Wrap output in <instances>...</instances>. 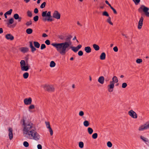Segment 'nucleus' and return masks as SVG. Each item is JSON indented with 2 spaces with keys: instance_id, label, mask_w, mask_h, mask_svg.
<instances>
[{
  "instance_id": "obj_58",
  "label": "nucleus",
  "mask_w": 149,
  "mask_h": 149,
  "mask_svg": "<svg viewBox=\"0 0 149 149\" xmlns=\"http://www.w3.org/2000/svg\"><path fill=\"white\" fill-rule=\"evenodd\" d=\"M79 50L80 49L81 47L82 46L81 45H79L77 47H76Z\"/></svg>"
},
{
  "instance_id": "obj_30",
  "label": "nucleus",
  "mask_w": 149,
  "mask_h": 149,
  "mask_svg": "<svg viewBox=\"0 0 149 149\" xmlns=\"http://www.w3.org/2000/svg\"><path fill=\"white\" fill-rule=\"evenodd\" d=\"M29 76V74L27 72H26L23 74V77L24 78L26 79Z\"/></svg>"
},
{
  "instance_id": "obj_64",
  "label": "nucleus",
  "mask_w": 149,
  "mask_h": 149,
  "mask_svg": "<svg viewBox=\"0 0 149 149\" xmlns=\"http://www.w3.org/2000/svg\"><path fill=\"white\" fill-rule=\"evenodd\" d=\"M30 0H24V1L26 3H28Z\"/></svg>"
},
{
  "instance_id": "obj_35",
  "label": "nucleus",
  "mask_w": 149,
  "mask_h": 149,
  "mask_svg": "<svg viewBox=\"0 0 149 149\" xmlns=\"http://www.w3.org/2000/svg\"><path fill=\"white\" fill-rule=\"evenodd\" d=\"M111 18L110 17H108V18L107 20V22L111 25H113V23L111 22Z\"/></svg>"
},
{
  "instance_id": "obj_10",
  "label": "nucleus",
  "mask_w": 149,
  "mask_h": 149,
  "mask_svg": "<svg viewBox=\"0 0 149 149\" xmlns=\"http://www.w3.org/2000/svg\"><path fill=\"white\" fill-rule=\"evenodd\" d=\"M53 17L57 19H59L60 18L61 15L58 11L55 10L53 14Z\"/></svg>"
},
{
  "instance_id": "obj_57",
  "label": "nucleus",
  "mask_w": 149,
  "mask_h": 149,
  "mask_svg": "<svg viewBox=\"0 0 149 149\" xmlns=\"http://www.w3.org/2000/svg\"><path fill=\"white\" fill-rule=\"evenodd\" d=\"M37 148L38 149H42V146L40 144H38L37 145Z\"/></svg>"
},
{
  "instance_id": "obj_62",
  "label": "nucleus",
  "mask_w": 149,
  "mask_h": 149,
  "mask_svg": "<svg viewBox=\"0 0 149 149\" xmlns=\"http://www.w3.org/2000/svg\"><path fill=\"white\" fill-rule=\"evenodd\" d=\"M22 19V18L21 17H19L18 19H17L18 22H20Z\"/></svg>"
},
{
  "instance_id": "obj_38",
  "label": "nucleus",
  "mask_w": 149,
  "mask_h": 149,
  "mask_svg": "<svg viewBox=\"0 0 149 149\" xmlns=\"http://www.w3.org/2000/svg\"><path fill=\"white\" fill-rule=\"evenodd\" d=\"M92 137L93 139H96L97 137V133H95L92 135Z\"/></svg>"
},
{
  "instance_id": "obj_24",
  "label": "nucleus",
  "mask_w": 149,
  "mask_h": 149,
  "mask_svg": "<svg viewBox=\"0 0 149 149\" xmlns=\"http://www.w3.org/2000/svg\"><path fill=\"white\" fill-rule=\"evenodd\" d=\"M93 46L94 49L96 51H98L100 49L99 46L96 44H94Z\"/></svg>"
},
{
  "instance_id": "obj_2",
  "label": "nucleus",
  "mask_w": 149,
  "mask_h": 149,
  "mask_svg": "<svg viewBox=\"0 0 149 149\" xmlns=\"http://www.w3.org/2000/svg\"><path fill=\"white\" fill-rule=\"evenodd\" d=\"M51 45L54 47L57 51L61 55H64L70 49V45L68 43H52Z\"/></svg>"
},
{
  "instance_id": "obj_23",
  "label": "nucleus",
  "mask_w": 149,
  "mask_h": 149,
  "mask_svg": "<svg viewBox=\"0 0 149 149\" xmlns=\"http://www.w3.org/2000/svg\"><path fill=\"white\" fill-rule=\"evenodd\" d=\"M140 139H142L143 141L144 142L149 143V140L148 139L142 136H140Z\"/></svg>"
},
{
  "instance_id": "obj_40",
  "label": "nucleus",
  "mask_w": 149,
  "mask_h": 149,
  "mask_svg": "<svg viewBox=\"0 0 149 149\" xmlns=\"http://www.w3.org/2000/svg\"><path fill=\"white\" fill-rule=\"evenodd\" d=\"M134 2L136 5H137L139 4L140 1V0H132Z\"/></svg>"
},
{
  "instance_id": "obj_39",
  "label": "nucleus",
  "mask_w": 149,
  "mask_h": 149,
  "mask_svg": "<svg viewBox=\"0 0 149 149\" xmlns=\"http://www.w3.org/2000/svg\"><path fill=\"white\" fill-rule=\"evenodd\" d=\"M102 15L103 16H107L108 17L109 16V14H108V13L106 11L103 12Z\"/></svg>"
},
{
  "instance_id": "obj_53",
  "label": "nucleus",
  "mask_w": 149,
  "mask_h": 149,
  "mask_svg": "<svg viewBox=\"0 0 149 149\" xmlns=\"http://www.w3.org/2000/svg\"><path fill=\"white\" fill-rule=\"evenodd\" d=\"M65 36H60L59 37V38L61 40H63L65 39Z\"/></svg>"
},
{
  "instance_id": "obj_59",
  "label": "nucleus",
  "mask_w": 149,
  "mask_h": 149,
  "mask_svg": "<svg viewBox=\"0 0 149 149\" xmlns=\"http://www.w3.org/2000/svg\"><path fill=\"white\" fill-rule=\"evenodd\" d=\"M105 2L110 7L111 6V4L109 3V2L107 0H106L105 1Z\"/></svg>"
},
{
  "instance_id": "obj_19",
  "label": "nucleus",
  "mask_w": 149,
  "mask_h": 149,
  "mask_svg": "<svg viewBox=\"0 0 149 149\" xmlns=\"http://www.w3.org/2000/svg\"><path fill=\"white\" fill-rule=\"evenodd\" d=\"M148 128L147 124H145L144 125H142L139 128V130L140 131H143Z\"/></svg>"
},
{
  "instance_id": "obj_42",
  "label": "nucleus",
  "mask_w": 149,
  "mask_h": 149,
  "mask_svg": "<svg viewBox=\"0 0 149 149\" xmlns=\"http://www.w3.org/2000/svg\"><path fill=\"white\" fill-rule=\"evenodd\" d=\"M46 3L45 2H43L41 5L40 7L41 8H44L46 5Z\"/></svg>"
},
{
  "instance_id": "obj_15",
  "label": "nucleus",
  "mask_w": 149,
  "mask_h": 149,
  "mask_svg": "<svg viewBox=\"0 0 149 149\" xmlns=\"http://www.w3.org/2000/svg\"><path fill=\"white\" fill-rule=\"evenodd\" d=\"M5 37L7 40H13L14 39V37L10 34H8L6 35L5 36Z\"/></svg>"
},
{
  "instance_id": "obj_18",
  "label": "nucleus",
  "mask_w": 149,
  "mask_h": 149,
  "mask_svg": "<svg viewBox=\"0 0 149 149\" xmlns=\"http://www.w3.org/2000/svg\"><path fill=\"white\" fill-rule=\"evenodd\" d=\"M30 47L31 49V51L32 52H34L36 51V49L33 46L32 42H30Z\"/></svg>"
},
{
  "instance_id": "obj_46",
  "label": "nucleus",
  "mask_w": 149,
  "mask_h": 149,
  "mask_svg": "<svg viewBox=\"0 0 149 149\" xmlns=\"http://www.w3.org/2000/svg\"><path fill=\"white\" fill-rule=\"evenodd\" d=\"M46 48V45L44 44H42L41 45L40 47V49L41 50L43 49Z\"/></svg>"
},
{
  "instance_id": "obj_32",
  "label": "nucleus",
  "mask_w": 149,
  "mask_h": 149,
  "mask_svg": "<svg viewBox=\"0 0 149 149\" xmlns=\"http://www.w3.org/2000/svg\"><path fill=\"white\" fill-rule=\"evenodd\" d=\"M56 65V63L53 61H52L51 62L50 64V66L51 67H53L55 66Z\"/></svg>"
},
{
  "instance_id": "obj_29",
  "label": "nucleus",
  "mask_w": 149,
  "mask_h": 149,
  "mask_svg": "<svg viewBox=\"0 0 149 149\" xmlns=\"http://www.w3.org/2000/svg\"><path fill=\"white\" fill-rule=\"evenodd\" d=\"M70 48L72 50L75 52H76L78 50L77 47L71 46Z\"/></svg>"
},
{
  "instance_id": "obj_3",
  "label": "nucleus",
  "mask_w": 149,
  "mask_h": 149,
  "mask_svg": "<svg viewBox=\"0 0 149 149\" xmlns=\"http://www.w3.org/2000/svg\"><path fill=\"white\" fill-rule=\"evenodd\" d=\"M42 16L43 17H45L42 19V20L44 21H52L53 20L52 18V16L51 15L50 11H48L47 13V11L43 12L42 13Z\"/></svg>"
},
{
  "instance_id": "obj_16",
  "label": "nucleus",
  "mask_w": 149,
  "mask_h": 149,
  "mask_svg": "<svg viewBox=\"0 0 149 149\" xmlns=\"http://www.w3.org/2000/svg\"><path fill=\"white\" fill-rule=\"evenodd\" d=\"M104 78L103 76H100L98 80V81L101 84H103L104 83Z\"/></svg>"
},
{
  "instance_id": "obj_6",
  "label": "nucleus",
  "mask_w": 149,
  "mask_h": 149,
  "mask_svg": "<svg viewBox=\"0 0 149 149\" xmlns=\"http://www.w3.org/2000/svg\"><path fill=\"white\" fill-rule=\"evenodd\" d=\"M44 89L49 92H53L54 91V88L52 85H45L43 86Z\"/></svg>"
},
{
  "instance_id": "obj_33",
  "label": "nucleus",
  "mask_w": 149,
  "mask_h": 149,
  "mask_svg": "<svg viewBox=\"0 0 149 149\" xmlns=\"http://www.w3.org/2000/svg\"><path fill=\"white\" fill-rule=\"evenodd\" d=\"M27 15L28 17H32V13L31 11L30 10H28L27 12Z\"/></svg>"
},
{
  "instance_id": "obj_41",
  "label": "nucleus",
  "mask_w": 149,
  "mask_h": 149,
  "mask_svg": "<svg viewBox=\"0 0 149 149\" xmlns=\"http://www.w3.org/2000/svg\"><path fill=\"white\" fill-rule=\"evenodd\" d=\"M38 19H39V17H38V15H36V16H35V17H33V20L35 22L37 21L38 20Z\"/></svg>"
},
{
  "instance_id": "obj_25",
  "label": "nucleus",
  "mask_w": 149,
  "mask_h": 149,
  "mask_svg": "<svg viewBox=\"0 0 149 149\" xmlns=\"http://www.w3.org/2000/svg\"><path fill=\"white\" fill-rule=\"evenodd\" d=\"M33 44L36 48H38L40 47V45L38 42L36 41H34L33 42Z\"/></svg>"
},
{
  "instance_id": "obj_20",
  "label": "nucleus",
  "mask_w": 149,
  "mask_h": 149,
  "mask_svg": "<svg viewBox=\"0 0 149 149\" xmlns=\"http://www.w3.org/2000/svg\"><path fill=\"white\" fill-rule=\"evenodd\" d=\"M84 50L87 53H89L91 52V48L89 46L86 47L84 48Z\"/></svg>"
},
{
  "instance_id": "obj_26",
  "label": "nucleus",
  "mask_w": 149,
  "mask_h": 149,
  "mask_svg": "<svg viewBox=\"0 0 149 149\" xmlns=\"http://www.w3.org/2000/svg\"><path fill=\"white\" fill-rule=\"evenodd\" d=\"M33 30L31 28L27 29L26 30V33L28 34H30L32 33L33 32Z\"/></svg>"
},
{
  "instance_id": "obj_34",
  "label": "nucleus",
  "mask_w": 149,
  "mask_h": 149,
  "mask_svg": "<svg viewBox=\"0 0 149 149\" xmlns=\"http://www.w3.org/2000/svg\"><path fill=\"white\" fill-rule=\"evenodd\" d=\"M79 148H82L84 147V143L82 141L80 142L79 143Z\"/></svg>"
},
{
  "instance_id": "obj_12",
  "label": "nucleus",
  "mask_w": 149,
  "mask_h": 149,
  "mask_svg": "<svg viewBox=\"0 0 149 149\" xmlns=\"http://www.w3.org/2000/svg\"><path fill=\"white\" fill-rule=\"evenodd\" d=\"M45 123L47 127L49 129L50 135L52 136L53 134V131L52 128L50 127L49 123L48 122H45Z\"/></svg>"
},
{
  "instance_id": "obj_31",
  "label": "nucleus",
  "mask_w": 149,
  "mask_h": 149,
  "mask_svg": "<svg viewBox=\"0 0 149 149\" xmlns=\"http://www.w3.org/2000/svg\"><path fill=\"white\" fill-rule=\"evenodd\" d=\"M84 125L86 127L88 126L89 125V123L87 120H85L83 123Z\"/></svg>"
},
{
  "instance_id": "obj_5",
  "label": "nucleus",
  "mask_w": 149,
  "mask_h": 149,
  "mask_svg": "<svg viewBox=\"0 0 149 149\" xmlns=\"http://www.w3.org/2000/svg\"><path fill=\"white\" fill-rule=\"evenodd\" d=\"M20 64L21 70L23 71H27L30 67L27 63H26L24 60H22L21 61Z\"/></svg>"
},
{
  "instance_id": "obj_22",
  "label": "nucleus",
  "mask_w": 149,
  "mask_h": 149,
  "mask_svg": "<svg viewBox=\"0 0 149 149\" xmlns=\"http://www.w3.org/2000/svg\"><path fill=\"white\" fill-rule=\"evenodd\" d=\"M106 58V54L104 52H102L100 56V59L102 60H104Z\"/></svg>"
},
{
  "instance_id": "obj_7",
  "label": "nucleus",
  "mask_w": 149,
  "mask_h": 149,
  "mask_svg": "<svg viewBox=\"0 0 149 149\" xmlns=\"http://www.w3.org/2000/svg\"><path fill=\"white\" fill-rule=\"evenodd\" d=\"M128 114L132 118L136 119L137 118L136 113L132 110H130L128 112Z\"/></svg>"
},
{
  "instance_id": "obj_43",
  "label": "nucleus",
  "mask_w": 149,
  "mask_h": 149,
  "mask_svg": "<svg viewBox=\"0 0 149 149\" xmlns=\"http://www.w3.org/2000/svg\"><path fill=\"white\" fill-rule=\"evenodd\" d=\"M13 10L12 9H10L9 11L6 12V14L8 15H10L11 14Z\"/></svg>"
},
{
  "instance_id": "obj_13",
  "label": "nucleus",
  "mask_w": 149,
  "mask_h": 149,
  "mask_svg": "<svg viewBox=\"0 0 149 149\" xmlns=\"http://www.w3.org/2000/svg\"><path fill=\"white\" fill-rule=\"evenodd\" d=\"M24 104L26 105L30 104L32 102V99L30 97L28 98H26L24 100Z\"/></svg>"
},
{
  "instance_id": "obj_28",
  "label": "nucleus",
  "mask_w": 149,
  "mask_h": 149,
  "mask_svg": "<svg viewBox=\"0 0 149 149\" xmlns=\"http://www.w3.org/2000/svg\"><path fill=\"white\" fill-rule=\"evenodd\" d=\"M87 131L88 133L90 134H92L93 132V129L91 128L90 127H89L88 128Z\"/></svg>"
},
{
  "instance_id": "obj_61",
  "label": "nucleus",
  "mask_w": 149,
  "mask_h": 149,
  "mask_svg": "<svg viewBox=\"0 0 149 149\" xmlns=\"http://www.w3.org/2000/svg\"><path fill=\"white\" fill-rule=\"evenodd\" d=\"M42 36L43 37H47V35L46 33H43L42 34Z\"/></svg>"
},
{
  "instance_id": "obj_21",
  "label": "nucleus",
  "mask_w": 149,
  "mask_h": 149,
  "mask_svg": "<svg viewBox=\"0 0 149 149\" xmlns=\"http://www.w3.org/2000/svg\"><path fill=\"white\" fill-rule=\"evenodd\" d=\"M111 82H113V83L115 84V83H117L118 81V80L116 76H114L112 78V81H110Z\"/></svg>"
},
{
  "instance_id": "obj_55",
  "label": "nucleus",
  "mask_w": 149,
  "mask_h": 149,
  "mask_svg": "<svg viewBox=\"0 0 149 149\" xmlns=\"http://www.w3.org/2000/svg\"><path fill=\"white\" fill-rule=\"evenodd\" d=\"M113 50L115 52H118V49L117 47L116 46L114 47L113 48Z\"/></svg>"
},
{
  "instance_id": "obj_44",
  "label": "nucleus",
  "mask_w": 149,
  "mask_h": 149,
  "mask_svg": "<svg viewBox=\"0 0 149 149\" xmlns=\"http://www.w3.org/2000/svg\"><path fill=\"white\" fill-rule=\"evenodd\" d=\"M110 7L111 8L113 11L114 13L115 14H117V12L116 11V10L112 6H111Z\"/></svg>"
},
{
  "instance_id": "obj_48",
  "label": "nucleus",
  "mask_w": 149,
  "mask_h": 149,
  "mask_svg": "<svg viewBox=\"0 0 149 149\" xmlns=\"http://www.w3.org/2000/svg\"><path fill=\"white\" fill-rule=\"evenodd\" d=\"M142 61V60L141 59L138 58L136 60V62L137 63H140Z\"/></svg>"
},
{
  "instance_id": "obj_4",
  "label": "nucleus",
  "mask_w": 149,
  "mask_h": 149,
  "mask_svg": "<svg viewBox=\"0 0 149 149\" xmlns=\"http://www.w3.org/2000/svg\"><path fill=\"white\" fill-rule=\"evenodd\" d=\"M149 10V8L144 5H141L138 9L139 13H142L143 12H144L145 15L148 17H149V12H148Z\"/></svg>"
},
{
  "instance_id": "obj_37",
  "label": "nucleus",
  "mask_w": 149,
  "mask_h": 149,
  "mask_svg": "<svg viewBox=\"0 0 149 149\" xmlns=\"http://www.w3.org/2000/svg\"><path fill=\"white\" fill-rule=\"evenodd\" d=\"M19 17V15L18 14L16 13L14 15L13 17L14 19L16 20H17Z\"/></svg>"
},
{
  "instance_id": "obj_8",
  "label": "nucleus",
  "mask_w": 149,
  "mask_h": 149,
  "mask_svg": "<svg viewBox=\"0 0 149 149\" xmlns=\"http://www.w3.org/2000/svg\"><path fill=\"white\" fill-rule=\"evenodd\" d=\"M65 42H64L68 43L69 45H71L72 43L71 39L72 38V36L71 35H68L65 36Z\"/></svg>"
},
{
  "instance_id": "obj_60",
  "label": "nucleus",
  "mask_w": 149,
  "mask_h": 149,
  "mask_svg": "<svg viewBox=\"0 0 149 149\" xmlns=\"http://www.w3.org/2000/svg\"><path fill=\"white\" fill-rule=\"evenodd\" d=\"M104 80L106 82H107L109 81V78L108 77H107V78H105V79H104Z\"/></svg>"
},
{
  "instance_id": "obj_51",
  "label": "nucleus",
  "mask_w": 149,
  "mask_h": 149,
  "mask_svg": "<svg viewBox=\"0 0 149 149\" xmlns=\"http://www.w3.org/2000/svg\"><path fill=\"white\" fill-rule=\"evenodd\" d=\"M34 106L33 105L31 104L29 107V109H34Z\"/></svg>"
},
{
  "instance_id": "obj_49",
  "label": "nucleus",
  "mask_w": 149,
  "mask_h": 149,
  "mask_svg": "<svg viewBox=\"0 0 149 149\" xmlns=\"http://www.w3.org/2000/svg\"><path fill=\"white\" fill-rule=\"evenodd\" d=\"M127 86V84L126 83H123L122 84V87L123 88H125Z\"/></svg>"
},
{
  "instance_id": "obj_45",
  "label": "nucleus",
  "mask_w": 149,
  "mask_h": 149,
  "mask_svg": "<svg viewBox=\"0 0 149 149\" xmlns=\"http://www.w3.org/2000/svg\"><path fill=\"white\" fill-rule=\"evenodd\" d=\"M32 24V22L31 20L27 22L26 23V25L27 26H29Z\"/></svg>"
},
{
  "instance_id": "obj_36",
  "label": "nucleus",
  "mask_w": 149,
  "mask_h": 149,
  "mask_svg": "<svg viewBox=\"0 0 149 149\" xmlns=\"http://www.w3.org/2000/svg\"><path fill=\"white\" fill-rule=\"evenodd\" d=\"M23 145L25 147H27L29 146V143L27 141H25L23 142Z\"/></svg>"
},
{
  "instance_id": "obj_11",
  "label": "nucleus",
  "mask_w": 149,
  "mask_h": 149,
  "mask_svg": "<svg viewBox=\"0 0 149 149\" xmlns=\"http://www.w3.org/2000/svg\"><path fill=\"white\" fill-rule=\"evenodd\" d=\"M143 17L142 16H141L139 22V24L138 26V28L139 29H141L142 28L143 24Z\"/></svg>"
},
{
  "instance_id": "obj_27",
  "label": "nucleus",
  "mask_w": 149,
  "mask_h": 149,
  "mask_svg": "<svg viewBox=\"0 0 149 149\" xmlns=\"http://www.w3.org/2000/svg\"><path fill=\"white\" fill-rule=\"evenodd\" d=\"M14 22V19L13 18H11L9 20L8 22L7 23V24L8 26L10 24H12Z\"/></svg>"
},
{
  "instance_id": "obj_47",
  "label": "nucleus",
  "mask_w": 149,
  "mask_h": 149,
  "mask_svg": "<svg viewBox=\"0 0 149 149\" xmlns=\"http://www.w3.org/2000/svg\"><path fill=\"white\" fill-rule=\"evenodd\" d=\"M107 146L109 148L111 147L112 146V144L110 141L108 142L107 143Z\"/></svg>"
},
{
  "instance_id": "obj_63",
  "label": "nucleus",
  "mask_w": 149,
  "mask_h": 149,
  "mask_svg": "<svg viewBox=\"0 0 149 149\" xmlns=\"http://www.w3.org/2000/svg\"><path fill=\"white\" fill-rule=\"evenodd\" d=\"M3 32V29L2 28H0V34L2 33Z\"/></svg>"
},
{
  "instance_id": "obj_52",
  "label": "nucleus",
  "mask_w": 149,
  "mask_h": 149,
  "mask_svg": "<svg viewBox=\"0 0 149 149\" xmlns=\"http://www.w3.org/2000/svg\"><path fill=\"white\" fill-rule=\"evenodd\" d=\"M83 52L82 51H81H81H79L78 52V55L79 56H82V55H83Z\"/></svg>"
},
{
  "instance_id": "obj_50",
  "label": "nucleus",
  "mask_w": 149,
  "mask_h": 149,
  "mask_svg": "<svg viewBox=\"0 0 149 149\" xmlns=\"http://www.w3.org/2000/svg\"><path fill=\"white\" fill-rule=\"evenodd\" d=\"M45 43L47 45H49L50 44V41L49 40H47L45 41Z\"/></svg>"
},
{
  "instance_id": "obj_9",
  "label": "nucleus",
  "mask_w": 149,
  "mask_h": 149,
  "mask_svg": "<svg viewBox=\"0 0 149 149\" xmlns=\"http://www.w3.org/2000/svg\"><path fill=\"white\" fill-rule=\"evenodd\" d=\"M110 84L107 86L108 90L109 92H111L113 91V89L114 86V84L113 83V82H112L111 81L110 82Z\"/></svg>"
},
{
  "instance_id": "obj_54",
  "label": "nucleus",
  "mask_w": 149,
  "mask_h": 149,
  "mask_svg": "<svg viewBox=\"0 0 149 149\" xmlns=\"http://www.w3.org/2000/svg\"><path fill=\"white\" fill-rule=\"evenodd\" d=\"M79 115L80 116H82L84 115V112L82 111H81L79 113Z\"/></svg>"
},
{
  "instance_id": "obj_1",
  "label": "nucleus",
  "mask_w": 149,
  "mask_h": 149,
  "mask_svg": "<svg viewBox=\"0 0 149 149\" xmlns=\"http://www.w3.org/2000/svg\"><path fill=\"white\" fill-rule=\"evenodd\" d=\"M24 136L29 139L38 141L40 139L39 134L36 131L34 125L31 121H26L24 118L22 120Z\"/></svg>"
},
{
  "instance_id": "obj_17",
  "label": "nucleus",
  "mask_w": 149,
  "mask_h": 149,
  "mask_svg": "<svg viewBox=\"0 0 149 149\" xmlns=\"http://www.w3.org/2000/svg\"><path fill=\"white\" fill-rule=\"evenodd\" d=\"M20 51L23 53H25L29 51V48L27 47H22L20 49Z\"/></svg>"
},
{
  "instance_id": "obj_14",
  "label": "nucleus",
  "mask_w": 149,
  "mask_h": 149,
  "mask_svg": "<svg viewBox=\"0 0 149 149\" xmlns=\"http://www.w3.org/2000/svg\"><path fill=\"white\" fill-rule=\"evenodd\" d=\"M13 130L12 128L9 127L8 129L9 134L8 135L9 136V139L10 140L13 139Z\"/></svg>"
},
{
  "instance_id": "obj_56",
  "label": "nucleus",
  "mask_w": 149,
  "mask_h": 149,
  "mask_svg": "<svg viewBox=\"0 0 149 149\" xmlns=\"http://www.w3.org/2000/svg\"><path fill=\"white\" fill-rule=\"evenodd\" d=\"M34 12V13L36 14L38 13V10L37 8H35Z\"/></svg>"
}]
</instances>
